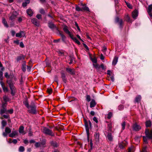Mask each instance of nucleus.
<instances>
[{"label": "nucleus", "mask_w": 152, "mask_h": 152, "mask_svg": "<svg viewBox=\"0 0 152 152\" xmlns=\"http://www.w3.org/2000/svg\"><path fill=\"white\" fill-rule=\"evenodd\" d=\"M7 82L11 90V94L12 96H14L16 92V89L14 86L15 82L13 81L11 79L7 80Z\"/></svg>", "instance_id": "obj_1"}, {"label": "nucleus", "mask_w": 152, "mask_h": 152, "mask_svg": "<svg viewBox=\"0 0 152 152\" xmlns=\"http://www.w3.org/2000/svg\"><path fill=\"white\" fill-rule=\"evenodd\" d=\"M145 134L146 136L143 137V140L144 142L145 143H148V138L149 139H152V130L149 131L148 129H146Z\"/></svg>", "instance_id": "obj_2"}, {"label": "nucleus", "mask_w": 152, "mask_h": 152, "mask_svg": "<svg viewBox=\"0 0 152 152\" xmlns=\"http://www.w3.org/2000/svg\"><path fill=\"white\" fill-rule=\"evenodd\" d=\"M28 109V112L31 114H36L37 113L36 107L34 103L32 102L30 105L27 108Z\"/></svg>", "instance_id": "obj_3"}, {"label": "nucleus", "mask_w": 152, "mask_h": 152, "mask_svg": "<svg viewBox=\"0 0 152 152\" xmlns=\"http://www.w3.org/2000/svg\"><path fill=\"white\" fill-rule=\"evenodd\" d=\"M85 125L86 127V132L87 138L88 140H89V126L90 127H91V123L90 121H88V122L86 121L85 122Z\"/></svg>", "instance_id": "obj_4"}, {"label": "nucleus", "mask_w": 152, "mask_h": 152, "mask_svg": "<svg viewBox=\"0 0 152 152\" xmlns=\"http://www.w3.org/2000/svg\"><path fill=\"white\" fill-rule=\"evenodd\" d=\"M43 132L45 134H48L52 136H54V134L53 133L52 131L46 127H45L43 129Z\"/></svg>", "instance_id": "obj_5"}, {"label": "nucleus", "mask_w": 152, "mask_h": 152, "mask_svg": "<svg viewBox=\"0 0 152 152\" xmlns=\"http://www.w3.org/2000/svg\"><path fill=\"white\" fill-rule=\"evenodd\" d=\"M132 129L133 130L137 131H139L141 129V127L136 123H135L132 125Z\"/></svg>", "instance_id": "obj_6"}, {"label": "nucleus", "mask_w": 152, "mask_h": 152, "mask_svg": "<svg viewBox=\"0 0 152 152\" xmlns=\"http://www.w3.org/2000/svg\"><path fill=\"white\" fill-rule=\"evenodd\" d=\"M63 30L67 34H68L70 37L73 35L68 30V27L66 26H64L63 28Z\"/></svg>", "instance_id": "obj_7"}, {"label": "nucleus", "mask_w": 152, "mask_h": 152, "mask_svg": "<svg viewBox=\"0 0 152 152\" xmlns=\"http://www.w3.org/2000/svg\"><path fill=\"white\" fill-rule=\"evenodd\" d=\"M18 15V13L16 12L13 11L11 14V15L10 17V19L12 20L15 19Z\"/></svg>", "instance_id": "obj_8"}, {"label": "nucleus", "mask_w": 152, "mask_h": 152, "mask_svg": "<svg viewBox=\"0 0 152 152\" xmlns=\"http://www.w3.org/2000/svg\"><path fill=\"white\" fill-rule=\"evenodd\" d=\"M5 132L3 133V135L4 137H6L7 136V134L10 133L11 132V130L10 128L8 127H7L5 129Z\"/></svg>", "instance_id": "obj_9"}, {"label": "nucleus", "mask_w": 152, "mask_h": 152, "mask_svg": "<svg viewBox=\"0 0 152 152\" xmlns=\"http://www.w3.org/2000/svg\"><path fill=\"white\" fill-rule=\"evenodd\" d=\"M25 36V34L24 31H20L19 32L17 33L16 36L17 37H24Z\"/></svg>", "instance_id": "obj_10"}, {"label": "nucleus", "mask_w": 152, "mask_h": 152, "mask_svg": "<svg viewBox=\"0 0 152 152\" xmlns=\"http://www.w3.org/2000/svg\"><path fill=\"white\" fill-rule=\"evenodd\" d=\"M147 12L150 16L152 18V4L148 6Z\"/></svg>", "instance_id": "obj_11"}, {"label": "nucleus", "mask_w": 152, "mask_h": 152, "mask_svg": "<svg viewBox=\"0 0 152 152\" xmlns=\"http://www.w3.org/2000/svg\"><path fill=\"white\" fill-rule=\"evenodd\" d=\"M18 135V132L17 131H12V132L9 135V137H13L15 136Z\"/></svg>", "instance_id": "obj_12"}, {"label": "nucleus", "mask_w": 152, "mask_h": 152, "mask_svg": "<svg viewBox=\"0 0 152 152\" xmlns=\"http://www.w3.org/2000/svg\"><path fill=\"white\" fill-rule=\"evenodd\" d=\"M115 21L116 23H118L120 25V27L122 28L123 21L121 19L120 20L118 17H116L115 19Z\"/></svg>", "instance_id": "obj_13"}, {"label": "nucleus", "mask_w": 152, "mask_h": 152, "mask_svg": "<svg viewBox=\"0 0 152 152\" xmlns=\"http://www.w3.org/2000/svg\"><path fill=\"white\" fill-rule=\"evenodd\" d=\"M66 70L71 75H74L75 74L74 70L73 69H72L69 68H67Z\"/></svg>", "instance_id": "obj_14"}, {"label": "nucleus", "mask_w": 152, "mask_h": 152, "mask_svg": "<svg viewBox=\"0 0 152 152\" xmlns=\"http://www.w3.org/2000/svg\"><path fill=\"white\" fill-rule=\"evenodd\" d=\"M31 21L33 24L36 26H38L39 25V21L36 18H33L31 19Z\"/></svg>", "instance_id": "obj_15"}, {"label": "nucleus", "mask_w": 152, "mask_h": 152, "mask_svg": "<svg viewBox=\"0 0 152 152\" xmlns=\"http://www.w3.org/2000/svg\"><path fill=\"white\" fill-rule=\"evenodd\" d=\"M95 136V140L96 144L98 143L99 141V134L98 133H96Z\"/></svg>", "instance_id": "obj_16"}, {"label": "nucleus", "mask_w": 152, "mask_h": 152, "mask_svg": "<svg viewBox=\"0 0 152 152\" xmlns=\"http://www.w3.org/2000/svg\"><path fill=\"white\" fill-rule=\"evenodd\" d=\"M24 127L23 126H21L19 128V132L20 134H22L23 135L24 134H26V132L24 131Z\"/></svg>", "instance_id": "obj_17"}, {"label": "nucleus", "mask_w": 152, "mask_h": 152, "mask_svg": "<svg viewBox=\"0 0 152 152\" xmlns=\"http://www.w3.org/2000/svg\"><path fill=\"white\" fill-rule=\"evenodd\" d=\"M80 7H81L82 11L84 10L85 11H89V8L88 7H86L85 5L81 4L80 5Z\"/></svg>", "instance_id": "obj_18"}, {"label": "nucleus", "mask_w": 152, "mask_h": 152, "mask_svg": "<svg viewBox=\"0 0 152 152\" xmlns=\"http://www.w3.org/2000/svg\"><path fill=\"white\" fill-rule=\"evenodd\" d=\"M138 15V11L137 10H135L132 13V16L133 18L135 19Z\"/></svg>", "instance_id": "obj_19"}, {"label": "nucleus", "mask_w": 152, "mask_h": 152, "mask_svg": "<svg viewBox=\"0 0 152 152\" xmlns=\"http://www.w3.org/2000/svg\"><path fill=\"white\" fill-rule=\"evenodd\" d=\"M25 59V56L23 55H20L17 57L16 58L17 61H18L20 60H24Z\"/></svg>", "instance_id": "obj_20"}, {"label": "nucleus", "mask_w": 152, "mask_h": 152, "mask_svg": "<svg viewBox=\"0 0 152 152\" xmlns=\"http://www.w3.org/2000/svg\"><path fill=\"white\" fill-rule=\"evenodd\" d=\"M96 103L94 100L93 99L90 103V107L91 108L94 107L96 105Z\"/></svg>", "instance_id": "obj_21"}, {"label": "nucleus", "mask_w": 152, "mask_h": 152, "mask_svg": "<svg viewBox=\"0 0 152 152\" xmlns=\"http://www.w3.org/2000/svg\"><path fill=\"white\" fill-rule=\"evenodd\" d=\"M61 77L62 79V80L63 82L66 83V75L63 72H62L61 73Z\"/></svg>", "instance_id": "obj_22"}, {"label": "nucleus", "mask_w": 152, "mask_h": 152, "mask_svg": "<svg viewBox=\"0 0 152 152\" xmlns=\"http://www.w3.org/2000/svg\"><path fill=\"white\" fill-rule=\"evenodd\" d=\"M70 38L72 39L78 45H80V42L75 37H74L73 36V35H72L71 37Z\"/></svg>", "instance_id": "obj_23"}, {"label": "nucleus", "mask_w": 152, "mask_h": 152, "mask_svg": "<svg viewBox=\"0 0 152 152\" xmlns=\"http://www.w3.org/2000/svg\"><path fill=\"white\" fill-rule=\"evenodd\" d=\"M48 26L51 29H53L54 28H56V27L54 24L51 22H50L48 23Z\"/></svg>", "instance_id": "obj_24"}, {"label": "nucleus", "mask_w": 152, "mask_h": 152, "mask_svg": "<svg viewBox=\"0 0 152 152\" xmlns=\"http://www.w3.org/2000/svg\"><path fill=\"white\" fill-rule=\"evenodd\" d=\"M118 58L116 56H115L113 61L112 64L114 65H115L117 63L118 61Z\"/></svg>", "instance_id": "obj_25"}, {"label": "nucleus", "mask_w": 152, "mask_h": 152, "mask_svg": "<svg viewBox=\"0 0 152 152\" xmlns=\"http://www.w3.org/2000/svg\"><path fill=\"white\" fill-rule=\"evenodd\" d=\"M108 140L110 141H112L113 139V137L111 133H108L107 136Z\"/></svg>", "instance_id": "obj_26"}, {"label": "nucleus", "mask_w": 152, "mask_h": 152, "mask_svg": "<svg viewBox=\"0 0 152 152\" xmlns=\"http://www.w3.org/2000/svg\"><path fill=\"white\" fill-rule=\"evenodd\" d=\"M141 99V96L140 95H138L137 96L135 99V102L138 103L140 101Z\"/></svg>", "instance_id": "obj_27"}, {"label": "nucleus", "mask_w": 152, "mask_h": 152, "mask_svg": "<svg viewBox=\"0 0 152 152\" xmlns=\"http://www.w3.org/2000/svg\"><path fill=\"white\" fill-rule=\"evenodd\" d=\"M7 110L6 109V108H2V109L0 110V114L1 115H2L4 113H7Z\"/></svg>", "instance_id": "obj_28"}, {"label": "nucleus", "mask_w": 152, "mask_h": 152, "mask_svg": "<svg viewBox=\"0 0 152 152\" xmlns=\"http://www.w3.org/2000/svg\"><path fill=\"white\" fill-rule=\"evenodd\" d=\"M27 13L29 15L31 16L33 14V12L30 9H28L27 11Z\"/></svg>", "instance_id": "obj_29"}, {"label": "nucleus", "mask_w": 152, "mask_h": 152, "mask_svg": "<svg viewBox=\"0 0 152 152\" xmlns=\"http://www.w3.org/2000/svg\"><path fill=\"white\" fill-rule=\"evenodd\" d=\"M7 124V122L4 120H3L1 122V128L3 129L4 126H6Z\"/></svg>", "instance_id": "obj_30"}, {"label": "nucleus", "mask_w": 152, "mask_h": 152, "mask_svg": "<svg viewBox=\"0 0 152 152\" xmlns=\"http://www.w3.org/2000/svg\"><path fill=\"white\" fill-rule=\"evenodd\" d=\"M46 140L45 139L43 140L40 142V144L41 147H45V144H46Z\"/></svg>", "instance_id": "obj_31"}, {"label": "nucleus", "mask_w": 152, "mask_h": 152, "mask_svg": "<svg viewBox=\"0 0 152 152\" xmlns=\"http://www.w3.org/2000/svg\"><path fill=\"white\" fill-rule=\"evenodd\" d=\"M3 99L4 101L5 102L7 103V102L10 101V99L6 96H3Z\"/></svg>", "instance_id": "obj_32"}, {"label": "nucleus", "mask_w": 152, "mask_h": 152, "mask_svg": "<svg viewBox=\"0 0 152 152\" xmlns=\"http://www.w3.org/2000/svg\"><path fill=\"white\" fill-rule=\"evenodd\" d=\"M50 144L54 147H57L58 146L57 143L56 142L52 141L50 142Z\"/></svg>", "instance_id": "obj_33"}, {"label": "nucleus", "mask_w": 152, "mask_h": 152, "mask_svg": "<svg viewBox=\"0 0 152 152\" xmlns=\"http://www.w3.org/2000/svg\"><path fill=\"white\" fill-rule=\"evenodd\" d=\"M2 23L5 26L7 27H8V25L7 24V21L4 18L2 19Z\"/></svg>", "instance_id": "obj_34"}, {"label": "nucleus", "mask_w": 152, "mask_h": 152, "mask_svg": "<svg viewBox=\"0 0 152 152\" xmlns=\"http://www.w3.org/2000/svg\"><path fill=\"white\" fill-rule=\"evenodd\" d=\"M119 147L121 149H123L124 146V144L123 142L119 143L118 144Z\"/></svg>", "instance_id": "obj_35"}, {"label": "nucleus", "mask_w": 152, "mask_h": 152, "mask_svg": "<svg viewBox=\"0 0 152 152\" xmlns=\"http://www.w3.org/2000/svg\"><path fill=\"white\" fill-rule=\"evenodd\" d=\"M145 124L147 127H150L151 125V122L150 121H147L146 122Z\"/></svg>", "instance_id": "obj_36"}, {"label": "nucleus", "mask_w": 152, "mask_h": 152, "mask_svg": "<svg viewBox=\"0 0 152 152\" xmlns=\"http://www.w3.org/2000/svg\"><path fill=\"white\" fill-rule=\"evenodd\" d=\"M93 66L96 68V69L97 70H98L100 68V66L98 64H93Z\"/></svg>", "instance_id": "obj_37"}, {"label": "nucleus", "mask_w": 152, "mask_h": 152, "mask_svg": "<svg viewBox=\"0 0 152 152\" xmlns=\"http://www.w3.org/2000/svg\"><path fill=\"white\" fill-rule=\"evenodd\" d=\"M59 31V34L61 37L62 40L63 41H65V39H66V37L64 34L61 33Z\"/></svg>", "instance_id": "obj_38"}, {"label": "nucleus", "mask_w": 152, "mask_h": 152, "mask_svg": "<svg viewBox=\"0 0 152 152\" xmlns=\"http://www.w3.org/2000/svg\"><path fill=\"white\" fill-rule=\"evenodd\" d=\"M91 59L92 62L94 63H96L97 62V61L96 58V57H94L93 58H91Z\"/></svg>", "instance_id": "obj_39"}, {"label": "nucleus", "mask_w": 152, "mask_h": 152, "mask_svg": "<svg viewBox=\"0 0 152 152\" xmlns=\"http://www.w3.org/2000/svg\"><path fill=\"white\" fill-rule=\"evenodd\" d=\"M76 10L77 11H82L81 7H80L78 6H76L75 7Z\"/></svg>", "instance_id": "obj_40"}, {"label": "nucleus", "mask_w": 152, "mask_h": 152, "mask_svg": "<svg viewBox=\"0 0 152 152\" xmlns=\"http://www.w3.org/2000/svg\"><path fill=\"white\" fill-rule=\"evenodd\" d=\"M25 150L23 146H20L19 149V151L20 152H23Z\"/></svg>", "instance_id": "obj_41"}, {"label": "nucleus", "mask_w": 152, "mask_h": 152, "mask_svg": "<svg viewBox=\"0 0 152 152\" xmlns=\"http://www.w3.org/2000/svg\"><path fill=\"white\" fill-rule=\"evenodd\" d=\"M35 146L36 148H39L41 147L40 142H36L35 144Z\"/></svg>", "instance_id": "obj_42"}, {"label": "nucleus", "mask_w": 152, "mask_h": 152, "mask_svg": "<svg viewBox=\"0 0 152 152\" xmlns=\"http://www.w3.org/2000/svg\"><path fill=\"white\" fill-rule=\"evenodd\" d=\"M124 109V106L122 105H120L118 107V109L119 110H122Z\"/></svg>", "instance_id": "obj_43"}, {"label": "nucleus", "mask_w": 152, "mask_h": 152, "mask_svg": "<svg viewBox=\"0 0 152 152\" xmlns=\"http://www.w3.org/2000/svg\"><path fill=\"white\" fill-rule=\"evenodd\" d=\"M126 125V122L125 121H123L121 124V126L122 128V129L124 130L125 129Z\"/></svg>", "instance_id": "obj_44"}, {"label": "nucleus", "mask_w": 152, "mask_h": 152, "mask_svg": "<svg viewBox=\"0 0 152 152\" xmlns=\"http://www.w3.org/2000/svg\"><path fill=\"white\" fill-rule=\"evenodd\" d=\"M23 104L25 105V106L27 108L29 106V105L28 104V102L27 100H25L23 102Z\"/></svg>", "instance_id": "obj_45"}, {"label": "nucleus", "mask_w": 152, "mask_h": 152, "mask_svg": "<svg viewBox=\"0 0 152 152\" xmlns=\"http://www.w3.org/2000/svg\"><path fill=\"white\" fill-rule=\"evenodd\" d=\"M125 3H126V5H127V7L130 8V9H132V7L131 5V4L127 2L126 1H125Z\"/></svg>", "instance_id": "obj_46"}, {"label": "nucleus", "mask_w": 152, "mask_h": 152, "mask_svg": "<svg viewBox=\"0 0 152 152\" xmlns=\"http://www.w3.org/2000/svg\"><path fill=\"white\" fill-rule=\"evenodd\" d=\"M86 101L88 102H89L91 101L90 96L89 95H87L86 96Z\"/></svg>", "instance_id": "obj_47"}, {"label": "nucleus", "mask_w": 152, "mask_h": 152, "mask_svg": "<svg viewBox=\"0 0 152 152\" xmlns=\"http://www.w3.org/2000/svg\"><path fill=\"white\" fill-rule=\"evenodd\" d=\"M5 76L7 78H11V77H12V76H10L8 75V74L7 72H6L5 74Z\"/></svg>", "instance_id": "obj_48"}, {"label": "nucleus", "mask_w": 152, "mask_h": 152, "mask_svg": "<svg viewBox=\"0 0 152 152\" xmlns=\"http://www.w3.org/2000/svg\"><path fill=\"white\" fill-rule=\"evenodd\" d=\"M112 116V114L110 112L107 115V118L108 119L110 118Z\"/></svg>", "instance_id": "obj_49"}, {"label": "nucleus", "mask_w": 152, "mask_h": 152, "mask_svg": "<svg viewBox=\"0 0 152 152\" xmlns=\"http://www.w3.org/2000/svg\"><path fill=\"white\" fill-rule=\"evenodd\" d=\"M3 89L4 92H8V89L7 87H6L5 86L2 88Z\"/></svg>", "instance_id": "obj_50"}, {"label": "nucleus", "mask_w": 152, "mask_h": 152, "mask_svg": "<svg viewBox=\"0 0 152 152\" xmlns=\"http://www.w3.org/2000/svg\"><path fill=\"white\" fill-rule=\"evenodd\" d=\"M125 20L127 22H130V18L129 16L127 15L125 17Z\"/></svg>", "instance_id": "obj_51"}, {"label": "nucleus", "mask_w": 152, "mask_h": 152, "mask_svg": "<svg viewBox=\"0 0 152 152\" xmlns=\"http://www.w3.org/2000/svg\"><path fill=\"white\" fill-rule=\"evenodd\" d=\"M39 11L40 13L42 14H44L45 13L44 10L42 8L40 9Z\"/></svg>", "instance_id": "obj_52"}, {"label": "nucleus", "mask_w": 152, "mask_h": 152, "mask_svg": "<svg viewBox=\"0 0 152 152\" xmlns=\"http://www.w3.org/2000/svg\"><path fill=\"white\" fill-rule=\"evenodd\" d=\"M7 105V102H2V108H6V105Z\"/></svg>", "instance_id": "obj_53"}, {"label": "nucleus", "mask_w": 152, "mask_h": 152, "mask_svg": "<svg viewBox=\"0 0 152 152\" xmlns=\"http://www.w3.org/2000/svg\"><path fill=\"white\" fill-rule=\"evenodd\" d=\"M133 148L132 147L129 148V151L127 152H133Z\"/></svg>", "instance_id": "obj_54"}, {"label": "nucleus", "mask_w": 152, "mask_h": 152, "mask_svg": "<svg viewBox=\"0 0 152 152\" xmlns=\"http://www.w3.org/2000/svg\"><path fill=\"white\" fill-rule=\"evenodd\" d=\"M22 69L23 72H25L26 71V66L22 65Z\"/></svg>", "instance_id": "obj_55"}, {"label": "nucleus", "mask_w": 152, "mask_h": 152, "mask_svg": "<svg viewBox=\"0 0 152 152\" xmlns=\"http://www.w3.org/2000/svg\"><path fill=\"white\" fill-rule=\"evenodd\" d=\"M47 91L48 93L51 94L52 92V90L51 88H48L47 89Z\"/></svg>", "instance_id": "obj_56"}, {"label": "nucleus", "mask_w": 152, "mask_h": 152, "mask_svg": "<svg viewBox=\"0 0 152 152\" xmlns=\"http://www.w3.org/2000/svg\"><path fill=\"white\" fill-rule=\"evenodd\" d=\"M11 34H12V36L13 37L14 36L15 34V32L13 30H12L11 31Z\"/></svg>", "instance_id": "obj_57"}, {"label": "nucleus", "mask_w": 152, "mask_h": 152, "mask_svg": "<svg viewBox=\"0 0 152 152\" xmlns=\"http://www.w3.org/2000/svg\"><path fill=\"white\" fill-rule=\"evenodd\" d=\"M0 83L2 88L5 86L4 83L2 81H0Z\"/></svg>", "instance_id": "obj_58"}, {"label": "nucleus", "mask_w": 152, "mask_h": 152, "mask_svg": "<svg viewBox=\"0 0 152 152\" xmlns=\"http://www.w3.org/2000/svg\"><path fill=\"white\" fill-rule=\"evenodd\" d=\"M93 120L96 123H97L98 122L97 119L96 117H94Z\"/></svg>", "instance_id": "obj_59"}, {"label": "nucleus", "mask_w": 152, "mask_h": 152, "mask_svg": "<svg viewBox=\"0 0 152 152\" xmlns=\"http://www.w3.org/2000/svg\"><path fill=\"white\" fill-rule=\"evenodd\" d=\"M36 17L38 19H40L41 18V15L40 14H38L37 15Z\"/></svg>", "instance_id": "obj_60"}, {"label": "nucleus", "mask_w": 152, "mask_h": 152, "mask_svg": "<svg viewBox=\"0 0 152 152\" xmlns=\"http://www.w3.org/2000/svg\"><path fill=\"white\" fill-rule=\"evenodd\" d=\"M140 152H146V147H144L142 150V151Z\"/></svg>", "instance_id": "obj_61"}, {"label": "nucleus", "mask_w": 152, "mask_h": 152, "mask_svg": "<svg viewBox=\"0 0 152 152\" xmlns=\"http://www.w3.org/2000/svg\"><path fill=\"white\" fill-rule=\"evenodd\" d=\"M20 46L21 48H23L24 47V45L22 42H21L20 43Z\"/></svg>", "instance_id": "obj_62"}, {"label": "nucleus", "mask_w": 152, "mask_h": 152, "mask_svg": "<svg viewBox=\"0 0 152 152\" xmlns=\"http://www.w3.org/2000/svg\"><path fill=\"white\" fill-rule=\"evenodd\" d=\"M107 50V48L105 46H104L103 48V49H102V51L103 52H105L106 51V50Z\"/></svg>", "instance_id": "obj_63"}, {"label": "nucleus", "mask_w": 152, "mask_h": 152, "mask_svg": "<svg viewBox=\"0 0 152 152\" xmlns=\"http://www.w3.org/2000/svg\"><path fill=\"white\" fill-rule=\"evenodd\" d=\"M83 45L84 47L86 48L87 50H88V48L87 46L85 44H83Z\"/></svg>", "instance_id": "obj_64"}]
</instances>
